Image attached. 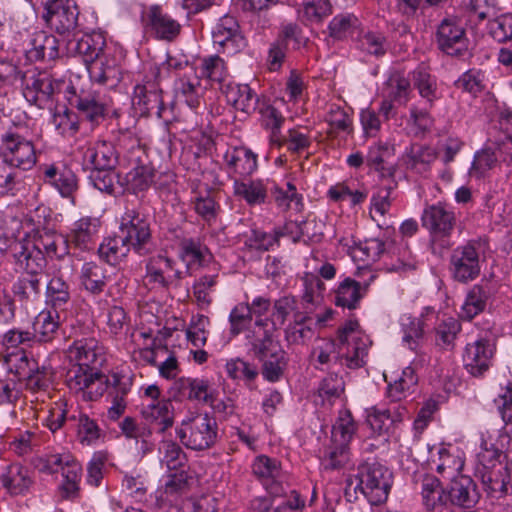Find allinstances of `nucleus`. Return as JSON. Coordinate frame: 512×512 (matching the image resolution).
I'll return each instance as SVG.
<instances>
[{
	"instance_id": "37",
	"label": "nucleus",
	"mask_w": 512,
	"mask_h": 512,
	"mask_svg": "<svg viewBox=\"0 0 512 512\" xmlns=\"http://www.w3.org/2000/svg\"><path fill=\"white\" fill-rule=\"evenodd\" d=\"M71 104L86 120L92 123H99L107 112L106 104L96 92H81L75 96Z\"/></svg>"
},
{
	"instance_id": "36",
	"label": "nucleus",
	"mask_w": 512,
	"mask_h": 512,
	"mask_svg": "<svg viewBox=\"0 0 512 512\" xmlns=\"http://www.w3.org/2000/svg\"><path fill=\"white\" fill-rule=\"evenodd\" d=\"M268 183L262 179H235L234 195L243 199L248 205H261L268 196Z\"/></svg>"
},
{
	"instance_id": "56",
	"label": "nucleus",
	"mask_w": 512,
	"mask_h": 512,
	"mask_svg": "<svg viewBox=\"0 0 512 512\" xmlns=\"http://www.w3.org/2000/svg\"><path fill=\"white\" fill-rule=\"evenodd\" d=\"M89 179L96 189L109 195L123 191L122 178L113 169H93Z\"/></svg>"
},
{
	"instance_id": "44",
	"label": "nucleus",
	"mask_w": 512,
	"mask_h": 512,
	"mask_svg": "<svg viewBox=\"0 0 512 512\" xmlns=\"http://www.w3.org/2000/svg\"><path fill=\"white\" fill-rule=\"evenodd\" d=\"M155 170L150 165H137L126 173L122 179L123 188L122 190L137 194L148 190L152 184L156 185L154 181Z\"/></svg>"
},
{
	"instance_id": "30",
	"label": "nucleus",
	"mask_w": 512,
	"mask_h": 512,
	"mask_svg": "<svg viewBox=\"0 0 512 512\" xmlns=\"http://www.w3.org/2000/svg\"><path fill=\"white\" fill-rule=\"evenodd\" d=\"M188 488L187 473L183 470L167 475L164 484L156 491V504L162 508L172 506Z\"/></svg>"
},
{
	"instance_id": "62",
	"label": "nucleus",
	"mask_w": 512,
	"mask_h": 512,
	"mask_svg": "<svg viewBox=\"0 0 512 512\" xmlns=\"http://www.w3.org/2000/svg\"><path fill=\"white\" fill-rule=\"evenodd\" d=\"M179 392L190 400L211 401L210 385L205 379L180 378L177 381Z\"/></svg>"
},
{
	"instance_id": "46",
	"label": "nucleus",
	"mask_w": 512,
	"mask_h": 512,
	"mask_svg": "<svg viewBox=\"0 0 512 512\" xmlns=\"http://www.w3.org/2000/svg\"><path fill=\"white\" fill-rule=\"evenodd\" d=\"M226 99L236 110L250 114L259 104L258 96L248 85H229Z\"/></svg>"
},
{
	"instance_id": "15",
	"label": "nucleus",
	"mask_w": 512,
	"mask_h": 512,
	"mask_svg": "<svg viewBox=\"0 0 512 512\" xmlns=\"http://www.w3.org/2000/svg\"><path fill=\"white\" fill-rule=\"evenodd\" d=\"M183 277V271L176 267V261L166 255L154 256L146 264L145 278L149 284L154 286L161 288L178 287Z\"/></svg>"
},
{
	"instance_id": "29",
	"label": "nucleus",
	"mask_w": 512,
	"mask_h": 512,
	"mask_svg": "<svg viewBox=\"0 0 512 512\" xmlns=\"http://www.w3.org/2000/svg\"><path fill=\"white\" fill-rule=\"evenodd\" d=\"M449 480L451 483L447 491L450 508L453 505L469 508L476 504L479 495L472 478L462 474Z\"/></svg>"
},
{
	"instance_id": "49",
	"label": "nucleus",
	"mask_w": 512,
	"mask_h": 512,
	"mask_svg": "<svg viewBox=\"0 0 512 512\" xmlns=\"http://www.w3.org/2000/svg\"><path fill=\"white\" fill-rule=\"evenodd\" d=\"M332 12L330 0H307L298 10V16L305 25H313L321 24Z\"/></svg>"
},
{
	"instance_id": "41",
	"label": "nucleus",
	"mask_w": 512,
	"mask_h": 512,
	"mask_svg": "<svg viewBox=\"0 0 512 512\" xmlns=\"http://www.w3.org/2000/svg\"><path fill=\"white\" fill-rule=\"evenodd\" d=\"M133 103L140 107V109L148 114H156L159 118L162 117L164 111V103L161 91L150 85L138 84L134 87Z\"/></svg>"
},
{
	"instance_id": "5",
	"label": "nucleus",
	"mask_w": 512,
	"mask_h": 512,
	"mask_svg": "<svg viewBox=\"0 0 512 512\" xmlns=\"http://www.w3.org/2000/svg\"><path fill=\"white\" fill-rule=\"evenodd\" d=\"M455 224V212L443 203L428 206L422 215V225L429 231L431 246L434 251L451 247L450 237Z\"/></svg>"
},
{
	"instance_id": "54",
	"label": "nucleus",
	"mask_w": 512,
	"mask_h": 512,
	"mask_svg": "<svg viewBox=\"0 0 512 512\" xmlns=\"http://www.w3.org/2000/svg\"><path fill=\"white\" fill-rule=\"evenodd\" d=\"M86 157L93 169H114L118 161L115 148L105 141L97 142L93 148L88 149Z\"/></svg>"
},
{
	"instance_id": "51",
	"label": "nucleus",
	"mask_w": 512,
	"mask_h": 512,
	"mask_svg": "<svg viewBox=\"0 0 512 512\" xmlns=\"http://www.w3.org/2000/svg\"><path fill=\"white\" fill-rule=\"evenodd\" d=\"M131 250L130 245L121 235L107 238L98 249L101 259L110 265H117L123 261Z\"/></svg>"
},
{
	"instance_id": "60",
	"label": "nucleus",
	"mask_w": 512,
	"mask_h": 512,
	"mask_svg": "<svg viewBox=\"0 0 512 512\" xmlns=\"http://www.w3.org/2000/svg\"><path fill=\"white\" fill-rule=\"evenodd\" d=\"M367 196V190L355 188L348 182H339L332 185L327 191V197L331 201L343 202L349 200L351 206L362 204Z\"/></svg>"
},
{
	"instance_id": "55",
	"label": "nucleus",
	"mask_w": 512,
	"mask_h": 512,
	"mask_svg": "<svg viewBox=\"0 0 512 512\" xmlns=\"http://www.w3.org/2000/svg\"><path fill=\"white\" fill-rule=\"evenodd\" d=\"M218 284V274L202 275L192 285L194 301L199 309L207 310L213 302L212 293Z\"/></svg>"
},
{
	"instance_id": "53",
	"label": "nucleus",
	"mask_w": 512,
	"mask_h": 512,
	"mask_svg": "<svg viewBox=\"0 0 512 512\" xmlns=\"http://www.w3.org/2000/svg\"><path fill=\"white\" fill-rule=\"evenodd\" d=\"M262 126L270 131V140L273 144L282 145L281 128L285 122L282 113L268 103L259 106Z\"/></svg>"
},
{
	"instance_id": "38",
	"label": "nucleus",
	"mask_w": 512,
	"mask_h": 512,
	"mask_svg": "<svg viewBox=\"0 0 512 512\" xmlns=\"http://www.w3.org/2000/svg\"><path fill=\"white\" fill-rule=\"evenodd\" d=\"M34 245L50 258L61 259L69 251L66 236L46 228L38 230Z\"/></svg>"
},
{
	"instance_id": "33",
	"label": "nucleus",
	"mask_w": 512,
	"mask_h": 512,
	"mask_svg": "<svg viewBox=\"0 0 512 512\" xmlns=\"http://www.w3.org/2000/svg\"><path fill=\"white\" fill-rule=\"evenodd\" d=\"M103 354V347L95 338L75 340L68 349V356L75 364L94 367Z\"/></svg>"
},
{
	"instance_id": "12",
	"label": "nucleus",
	"mask_w": 512,
	"mask_h": 512,
	"mask_svg": "<svg viewBox=\"0 0 512 512\" xmlns=\"http://www.w3.org/2000/svg\"><path fill=\"white\" fill-rule=\"evenodd\" d=\"M467 41L466 30L455 16L443 18L436 26L435 43L447 55H463L467 50Z\"/></svg>"
},
{
	"instance_id": "18",
	"label": "nucleus",
	"mask_w": 512,
	"mask_h": 512,
	"mask_svg": "<svg viewBox=\"0 0 512 512\" xmlns=\"http://www.w3.org/2000/svg\"><path fill=\"white\" fill-rule=\"evenodd\" d=\"M239 28V24L233 16H223L212 31L214 45L227 54L240 51L245 42Z\"/></svg>"
},
{
	"instance_id": "64",
	"label": "nucleus",
	"mask_w": 512,
	"mask_h": 512,
	"mask_svg": "<svg viewBox=\"0 0 512 512\" xmlns=\"http://www.w3.org/2000/svg\"><path fill=\"white\" fill-rule=\"evenodd\" d=\"M207 249L192 238L183 239L179 245V257L186 264L187 270L203 265Z\"/></svg>"
},
{
	"instance_id": "45",
	"label": "nucleus",
	"mask_w": 512,
	"mask_h": 512,
	"mask_svg": "<svg viewBox=\"0 0 512 512\" xmlns=\"http://www.w3.org/2000/svg\"><path fill=\"white\" fill-rule=\"evenodd\" d=\"M367 291V286H362L354 279L343 280L335 292V304L349 310L356 309L360 300Z\"/></svg>"
},
{
	"instance_id": "47",
	"label": "nucleus",
	"mask_w": 512,
	"mask_h": 512,
	"mask_svg": "<svg viewBox=\"0 0 512 512\" xmlns=\"http://www.w3.org/2000/svg\"><path fill=\"white\" fill-rule=\"evenodd\" d=\"M270 191L277 208L281 211L294 210L302 212L304 208L303 196L298 193L293 183L287 182L286 188L274 185Z\"/></svg>"
},
{
	"instance_id": "34",
	"label": "nucleus",
	"mask_w": 512,
	"mask_h": 512,
	"mask_svg": "<svg viewBox=\"0 0 512 512\" xmlns=\"http://www.w3.org/2000/svg\"><path fill=\"white\" fill-rule=\"evenodd\" d=\"M41 279L42 277L21 274L13 283V296L24 308L34 306L40 300Z\"/></svg>"
},
{
	"instance_id": "43",
	"label": "nucleus",
	"mask_w": 512,
	"mask_h": 512,
	"mask_svg": "<svg viewBox=\"0 0 512 512\" xmlns=\"http://www.w3.org/2000/svg\"><path fill=\"white\" fill-rule=\"evenodd\" d=\"M386 251V243L380 239L372 238L353 245L349 248V255L359 266H368L380 259Z\"/></svg>"
},
{
	"instance_id": "1",
	"label": "nucleus",
	"mask_w": 512,
	"mask_h": 512,
	"mask_svg": "<svg viewBox=\"0 0 512 512\" xmlns=\"http://www.w3.org/2000/svg\"><path fill=\"white\" fill-rule=\"evenodd\" d=\"M246 338L249 351L261 363L263 378L271 383L280 381L287 368L288 357L277 339L275 324L269 325V319H259Z\"/></svg>"
},
{
	"instance_id": "39",
	"label": "nucleus",
	"mask_w": 512,
	"mask_h": 512,
	"mask_svg": "<svg viewBox=\"0 0 512 512\" xmlns=\"http://www.w3.org/2000/svg\"><path fill=\"white\" fill-rule=\"evenodd\" d=\"M0 480L2 486L12 495L23 494L32 484L28 469L18 463L6 466Z\"/></svg>"
},
{
	"instance_id": "23",
	"label": "nucleus",
	"mask_w": 512,
	"mask_h": 512,
	"mask_svg": "<svg viewBox=\"0 0 512 512\" xmlns=\"http://www.w3.org/2000/svg\"><path fill=\"white\" fill-rule=\"evenodd\" d=\"M224 162L229 176L234 180L249 177L258 167L257 155L244 146L228 149L224 155Z\"/></svg>"
},
{
	"instance_id": "52",
	"label": "nucleus",
	"mask_w": 512,
	"mask_h": 512,
	"mask_svg": "<svg viewBox=\"0 0 512 512\" xmlns=\"http://www.w3.org/2000/svg\"><path fill=\"white\" fill-rule=\"evenodd\" d=\"M68 420L75 422L77 439L83 445H93L103 436L97 422L87 414L79 412L77 416L72 415Z\"/></svg>"
},
{
	"instance_id": "40",
	"label": "nucleus",
	"mask_w": 512,
	"mask_h": 512,
	"mask_svg": "<svg viewBox=\"0 0 512 512\" xmlns=\"http://www.w3.org/2000/svg\"><path fill=\"white\" fill-rule=\"evenodd\" d=\"M313 320L303 312L294 314V319L285 329L288 345H305L314 336Z\"/></svg>"
},
{
	"instance_id": "48",
	"label": "nucleus",
	"mask_w": 512,
	"mask_h": 512,
	"mask_svg": "<svg viewBox=\"0 0 512 512\" xmlns=\"http://www.w3.org/2000/svg\"><path fill=\"white\" fill-rule=\"evenodd\" d=\"M71 300L70 286L60 276H54L50 279L46 287V303L53 310L64 311Z\"/></svg>"
},
{
	"instance_id": "2",
	"label": "nucleus",
	"mask_w": 512,
	"mask_h": 512,
	"mask_svg": "<svg viewBox=\"0 0 512 512\" xmlns=\"http://www.w3.org/2000/svg\"><path fill=\"white\" fill-rule=\"evenodd\" d=\"M29 123H13L1 135L0 155L13 167L30 170L37 162Z\"/></svg>"
},
{
	"instance_id": "61",
	"label": "nucleus",
	"mask_w": 512,
	"mask_h": 512,
	"mask_svg": "<svg viewBox=\"0 0 512 512\" xmlns=\"http://www.w3.org/2000/svg\"><path fill=\"white\" fill-rule=\"evenodd\" d=\"M198 72L199 79H206L210 83H221L228 75L226 64L218 55H210L202 58Z\"/></svg>"
},
{
	"instance_id": "14",
	"label": "nucleus",
	"mask_w": 512,
	"mask_h": 512,
	"mask_svg": "<svg viewBox=\"0 0 512 512\" xmlns=\"http://www.w3.org/2000/svg\"><path fill=\"white\" fill-rule=\"evenodd\" d=\"M430 463L445 479L462 475L465 465V452L454 444H441L431 450Z\"/></svg>"
},
{
	"instance_id": "17",
	"label": "nucleus",
	"mask_w": 512,
	"mask_h": 512,
	"mask_svg": "<svg viewBox=\"0 0 512 512\" xmlns=\"http://www.w3.org/2000/svg\"><path fill=\"white\" fill-rule=\"evenodd\" d=\"M494 352V344L481 337L466 344L462 356L463 365L472 376H481L489 370Z\"/></svg>"
},
{
	"instance_id": "35",
	"label": "nucleus",
	"mask_w": 512,
	"mask_h": 512,
	"mask_svg": "<svg viewBox=\"0 0 512 512\" xmlns=\"http://www.w3.org/2000/svg\"><path fill=\"white\" fill-rule=\"evenodd\" d=\"M60 316L57 311L42 310L33 321L31 332L34 341L39 343L52 342L59 333Z\"/></svg>"
},
{
	"instance_id": "10",
	"label": "nucleus",
	"mask_w": 512,
	"mask_h": 512,
	"mask_svg": "<svg viewBox=\"0 0 512 512\" xmlns=\"http://www.w3.org/2000/svg\"><path fill=\"white\" fill-rule=\"evenodd\" d=\"M21 88L29 103L45 108L52 102L56 81L46 71L28 69L21 76Z\"/></svg>"
},
{
	"instance_id": "59",
	"label": "nucleus",
	"mask_w": 512,
	"mask_h": 512,
	"mask_svg": "<svg viewBox=\"0 0 512 512\" xmlns=\"http://www.w3.org/2000/svg\"><path fill=\"white\" fill-rule=\"evenodd\" d=\"M336 354L337 344L330 339L321 338L315 341L309 360L314 368L324 370L333 360H336Z\"/></svg>"
},
{
	"instance_id": "22",
	"label": "nucleus",
	"mask_w": 512,
	"mask_h": 512,
	"mask_svg": "<svg viewBox=\"0 0 512 512\" xmlns=\"http://www.w3.org/2000/svg\"><path fill=\"white\" fill-rule=\"evenodd\" d=\"M251 468L254 476L262 482L270 494L274 496L280 494L282 488L279 483L283 479V471L279 460L267 455H259L254 459Z\"/></svg>"
},
{
	"instance_id": "20",
	"label": "nucleus",
	"mask_w": 512,
	"mask_h": 512,
	"mask_svg": "<svg viewBox=\"0 0 512 512\" xmlns=\"http://www.w3.org/2000/svg\"><path fill=\"white\" fill-rule=\"evenodd\" d=\"M420 495L427 512H453L449 494L441 481L434 475L426 474L421 480Z\"/></svg>"
},
{
	"instance_id": "16",
	"label": "nucleus",
	"mask_w": 512,
	"mask_h": 512,
	"mask_svg": "<svg viewBox=\"0 0 512 512\" xmlns=\"http://www.w3.org/2000/svg\"><path fill=\"white\" fill-rule=\"evenodd\" d=\"M142 23L146 32L158 40L173 41L181 31V25L158 5L142 12Z\"/></svg>"
},
{
	"instance_id": "8",
	"label": "nucleus",
	"mask_w": 512,
	"mask_h": 512,
	"mask_svg": "<svg viewBox=\"0 0 512 512\" xmlns=\"http://www.w3.org/2000/svg\"><path fill=\"white\" fill-rule=\"evenodd\" d=\"M65 383L74 393H81L85 400L96 401L106 392V375L96 367L72 363L65 375Z\"/></svg>"
},
{
	"instance_id": "27",
	"label": "nucleus",
	"mask_w": 512,
	"mask_h": 512,
	"mask_svg": "<svg viewBox=\"0 0 512 512\" xmlns=\"http://www.w3.org/2000/svg\"><path fill=\"white\" fill-rule=\"evenodd\" d=\"M25 52L27 59L31 62L54 61L59 57V41L54 35L36 31L32 34L29 47Z\"/></svg>"
},
{
	"instance_id": "4",
	"label": "nucleus",
	"mask_w": 512,
	"mask_h": 512,
	"mask_svg": "<svg viewBox=\"0 0 512 512\" xmlns=\"http://www.w3.org/2000/svg\"><path fill=\"white\" fill-rule=\"evenodd\" d=\"M218 426L215 418L199 413L181 422L176 434L181 443L189 449L202 451L216 443Z\"/></svg>"
},
{
	"instance_id": "9",
	"label": "nucleus",
	"mask_w": 512,
	"mask_h": 512,
	"mask_svg": "<svg viewBox=\"0 0 512 512\" xmlns=\"http://www.w3.org/2000/svg\"><path fill=\"white\" fill-rule=\"evenodd\" d=\"M120 233L139 255L153 250L152 233L147 217L135 209H127L121 217Z\"/></svg>"
},
{
	"instance_id": "13",
	"label": "nucleus",
	"mask_w": 512,
	"mask_h": 512,
	"mask_svg": "<svg viewBox=\"0 0 512 512\" xmlns=\"http://www.w3.org/2000/svg\"><path fill=\"white\" fill-rule=\"evenodd\" d=\"M78 17L79 8L75 0H47L44 4L43 19L59 34L74 30Z\"/></svg>"
},
{
	"instance_id": "57",
	"label": "nucleus",
	"mask_w": 512,
	"mask_h": 512,
	"mask_svg": "<svg viewBox=\"0 0 512 512\" xmlns=\"http://www.w3.org/2000/svg\"><path fill=\"white\" fill-rule=\"evenodd\" d=\"M418 378L411 367H406L402 370L399 376L393 383L387 387V396L393 401H401L405 399L417 385Z\"/></svg>"
},
{
	"instance_id": "58",
	"label": "nucleus",
	"mask_w": 512,
	"mask_h": 512,
	"mask_svg": "<svg viewBox=\"0 0 512 512\" xmlns=\"http://www.w3.org/2000/svg\"><path fill=\"white\" fill-rule=\"evenodd\" d=\"M78 461L70 452L49 453L37 459L36 468L46 474H55L63 472L65 468L71 467Z\"/></svg>"
},
{
	"instance_id": "24",
	"label": "nucleus",
	"mask_w": 512,
	"mask_h": 512,
	"mask_svg": "<svg viewBox=\"0 0 512 512\" xmlns=\"http://www.w3.org/2000/svg\"><path fill=\"white\" fill-rule=\"evenodd\" d=\"M45 183L52 185L57 191L67 198L74 199L78 189V180L74 172L62 165L50 164L40 167Z\"/></svg>"
},
{
	"instance_id": "50",
	"label": "nucleus",
	"mask_w": 512,
	"mask_h": 512,
	"mask_svg": "<svg viewBox=\"0 0 512 512\" xmlns=\"http://www.w3.org/2000/svg\"><path fill=\"white\" fill-rule=\"evenodd\" d=\"M62 480L58 486V492L64 500H74L79 497L80 483L82 479V466L76 461L61 473Z\"/></svg>"
},
{
	"instance_id": "25",
	"label": "nucleus",
	"mask_w": 512,
	"mask_h": 512,
	"mask_svg": "<svg viewBox=\"0 0 512 512\" xmlns=\"http://www.w3.org/2000/svg\"><path fill=\"white\" fill-rule=\"evenodd\" d=\"M87 70L90 78L101 85L113 87L122 80L120 63L110 50L89 65Z\"/></svg>"
},
{
	"instance_id": "19",
	"label": "nucleus",
	"mask_w": 512,
	"mask_h": 512,
	"mask_svg": "<svg viewBox=\"0 0 512 512\" xmlns=\"http://www.w3.org/2000/svg\"><path fill=\"white\" fill-rule=\"evenodd\" d=\"M100 228L97 217L84 216L72 223L66 234L68 246L80 251L94 249Z\"/></svg>"
},
{
	"instance_id": "32",
	"label": "nucleus",
	"mask_w": 512,
	"mask_h": 512,
	"mask_svg": "<svg viewBox=\"0 0 512 512\" xmlns=\"http://www.w3.org/2000/svg\"><path fill=\"white\" fill-rule=\"evenodd\" d=\"M109 49L106 48V38L103 32L93 31L81 36L74 47V51L80 56L88 67L100 58Z\"/></svg>"
},
{
	"instance_id": "11",
	"label": "nucleus",
	"mask_w": 512,
	"mask_h": 512,
	"mask_svg": "<svg viewBox=\"0 0 512 512\" xmlns=\"http://www.w3.org/2000/svg\"><path fill=\"white\" fill-rule=\"evenodd\" d=\"M449 271L455 281L463 284L475 280L480 275V254L475 242H467L452 251Z\"/></svg>"
},
{
	"instance_id": "31",
	"label": "nucleus",
	"mask_w": 512,
	"mask_h": 512,
	"mask_svg": "<svg viewBox=\"0 0 512 512\" xmlns=\"http://www.w3.org/2000/svg\"><path fill=\"white\" fill-rule=\"evenodd\" d=\"M14 250L16 263L24 270L23 274L42 277L43 269L46 266V259L44 254L34 244L18 243Z\"/></svg>"
},
{
	"instance_id": "42",
	"label": "nucleus",
	"mask_w": 512,
	"mask_h": 512,
	"mask_svg": "<svg viewBox=\"0 0 512 512\" xmlns=\"http://www.w3.org/2000/svg\"><path fill=\"white\" fill-rule=\"evenodd\" d=\"M81 287L90 294H101L108 282V276L102 266L95 262H85L79 273Z\"/></svg>"
},
{
	"instance_id": "21",
	"label": "nucleus",
	"mask_w": 512,
	"mask_h": 512,
	"mask_svg": "<svg viewBox=\"0 0 512 512\" xmlns=\"http://www.w3.org/2000/svg\"><path fill=\"white\" fill-rule=\"evenodd\" d=\"M501 163L510 166L512 163V152L505 153L501 145L484 147L475 153L469 169V175L476 179L484 178Z\"/></svg>"
},
{
	"instance_id": "28",
	"label": "nucleus",
	"mask_w": 512,
	"mask_h": 512,
	"mask_svg": "<svg viewBox=\"0 0 512 512\" xmlns=\"http://www.w3.org/2000/svg\"><path fill=\"white\" fill-rule=\"evenodd\" d=\"M491 295L492 289L489 282L481 281L480 283L473 285L466 294L459 313L460 318L466 321H471L477 315L482 313L486 309Z\"/></svg>"
},
{
	"instance_id": "63",
	"label": "nucleus",
	"mask_w": 512,
	"mask_h": 512,
	"mask_svg": "<svg viewBox=\"0 0 512 512\" xmlns=\"http://www.w3.org/2000/svg\"><path fill=\"white\" fill-rule=\"evenodd\" d=\"M225 371L229 378L235 381H244L249 388H251L259 374L256 365L241 358L228 360L225 364Z\"/></svg>"
},
{
	"instance_id": "7",
	"label": "nucleus",
	"mask_w": 512,
	"mask_h": 512,
	"mask_svg": "<svg viewBox=\"0 0 512 512\" xmlns=\"http://www.w3.org/2000/svg\"><path fill=\"white\" fill-rule=\"evenodd\" d=\"M357 488L372 505H379L388 499L393 483V474L380 463L367 464L360 468Z\"/></svg>"
},
{
	"instance_id": "26",
	"label": "nucleus",
	"mask_w": 512,
	"mask_h": 512,
	"mask_svg": "<svg viewBox=\"0 0 512 512\" xmlns=\"http://www.w3.org/2000/svg\"><path fill=\"white\" fill-rule=\"evenodd\" d=\"M407 411L403 407L392 409L373 406L366 409V422L377 435H387L402 422Z\"/></svg>"
},
{
	"instance_id": "3",
	"label": "nucleus",
	"mask_w": 512,
	"mask_h": 512,
	"mask_svg": "<svg viewBox=\"0 0 512 512\" xmlns=\"http://www.w3.org/2000/svg\"><path fill=\"white\" fill-rule=\"evenodd\" d=\"M371 345L369 336L359 327L356 320L347 321L338 330L336 361L350 369L365 365Z\"/></svg>"
},
{
	"instance_id": "6",
	"label": "nucleus",
	"mask_w": 512,
	"mask_h": 512,
	"mask_svg": "<svg viewBox=\"0 0 512 512\" xmlns=\"http://www.w3.org/2000/svg\"><path fill=\"white\" fill-rule=\"evenodd\" d=\"M141 415L146 422L157 426L159 433H164L174 424L172 401L162 396L160 388L155 384L142 388Z\"/></svg>"
}]
</instances>
